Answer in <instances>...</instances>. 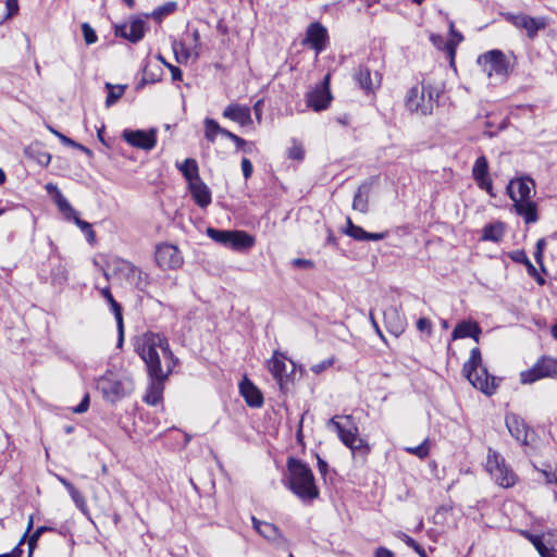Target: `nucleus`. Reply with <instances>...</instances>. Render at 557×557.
<instances>
[{
	"mask_svg": "<svg viewBox=\"0 0 557 557\" xmlns=\"http://www.w3.org/2000/svg\"><path fill=\"white\" fill-rule=\"evenodd\" d=\"M333 363H334V358H330V359L323 360V361H321L319 363H315V364L311 366L310 370L314 374H320L323 371H325L326 369H329L330 367H332Z\"/></svg>",
	"mask_w": 557,
	"mask_h": 557,
	"instance_id": "obj_53",
	"label": "nucleus"
},
{
	"mask_svg": "<svg viewBox=\"0 0 557 557\" xmlns=\"http://www.w3.org/2000/svg\"><path fill=\"white\" fill-rule=\"evenodd\" d=\"M82 32L86 45H92L98 40L95 29L88 23L82 24Z\"/></svg>",
	"mask_w": 557,
	"mask_h": 557,
	"instance_id": "obj_47",
	"label": "nucleus"
},
{
	"mask_svg": "<svg viewBox=\"0 0 557 557\" xmlns=\"http://www.w3.org/2000/svg\"><path fill=\"white\" fill-rule=\"evenodd\" d=\"M512 202L515 212L523 219L525 224H532L539 220L536 202L531 199L517 201L516 198H513Z\"/></svg>",
	"mask_w": 557,
	"mask_h": 557,
	"instance_id": "obj_25",
	"label": "nucleus"
},
{
	"mask_svg": "<svg viewBox=\"0 0 557 557\" xmlns=\"http://www.w3.org/2000/svg\"><path fill=\"white\" fill-rule=\"evenodd\" d=\"M478 63L488 76L504 79L508 75L509 61L500 50H491L479 57Z\"/></svg>",
	"mask_w": 557,
	"mask_h": 557,
	"instance_id": "obj_9",
	"label": "nucleus"
},
{
	"mask_svg": "<svg viewBox=\"0 0 557 557\" xmlns=\"http://www.w3.org/2000/svg\"><path fill=\"white\" fill-rule=\"evenodd\" d=\"M227 131L226 128H223L219 125L216 121L213 119H206L205 120V137L208 141L214 143L216 135L221 134L222 132Z\"/></svg>",
	"mask_w": 557,
	"mask_h": 557,
	"instance_id": "obj_38",
	"label": "nucleus"
},
{
	"mask_svg": "<svg viewBox=\"0 0 557 557\" xmlns=\"http://www.w3.org/2000/svg\"><path fill=\"white\" fill-rule=\"evenodd\" d=\"M546 26H547V22L544 17L529 16L523 29H525V32L530 38H534L536 36L537 32L541 29H544Z\"/></svg>",
	"mask_w": 557,
	"mask_h": 557,
	"instance_id": "obj_37",
	"label": "nucleus"
},
{
	"mask_svg": "<svg viewBox=\"0 0 557 557\" xmlns=\"http://www.w3.org/2000/svg\"><path fill=\"white\" fill-rule=\"evenodd\" d=\"M114 271L138 290H145L148 285V275L132 262L117 259L114 262Z\"/></svg>",
	"mask_w": 557,
	"mask_h": 557,
	"instance_id": "obj_11",
	"label": "nucleus"
},
{
	"mask_svg": "<svg viewBox=\"0 0 557 557\" xmlns=\"http://www.w3.org/2000/svg\"><path fill=\"white\" fill-rule=\"evenodd\" d=\"M134 349L145 362L151 380L144 400L156 406L162 398L163 384L178 359L173 355L168 338L160 333H144L135 339Z\"/></svg>",
	"mask_w": 557,
	"mask_h": 557,
	"instance_id": "obj_1",
	"label": "nucleus"
},
{
	"mask_svg": "<svg viewBox=\"0 0 557 557\" xmlns=\"http://www.w3.org/2000/svg\"><path fill=\"white\" fill-rule=\"evenodd\" d=\"M176 8V2L170 1L154 9L150 14H147L146 17L150 16L156 21H161L165 15L173 13Z\"/></svg>",
	"mask_w": 557,
	"mask_h": 557,
	"instance_id": "obj_41",
	"label": "nucleus"
},
{
	"mask_svg": "<svg viewBox=\"0 0 557 557\" xmlns=\"http://www.w3.org/2000/svg\"><path fill=\"white\" fill-rule=\"evenodd\" d=\"M72 500L74 502L75 506L83 512H88V506L86 503V499L84 495L74 486L73 490L69 492Z\"/></svg>",
	"mask_w": 557,
	"mask_h": 557,
	"instance_id": "obj_44",
	"label": "nucleus"
},
{
	"mask_svg": "<svg viewBox=\"0 0 557 557\" xmlns=\"http://www.w3.org/2000/svg\"><path fill=\"white\" fill-rule=\"evenodd\" d=\"M178 170L181 171V173L185 177V180L188 182V185H190L193 182H196V180L201 178L199 176L198 164H197L196 160H194V159H186L178 166Z\"/></svg>",
	"mask_w": 557,
	"mask_h": 557,
	"instance_id": "obj_34",
	"label": "nucleus"
},
{
	"mask_svg": "<svg viewBox=\"0 0 557 557\" xmlns=\"http://www.w3.org/2000/svg\"><path fill=\"white\" fill-rule=\"evenodd\" d=\"M400 537L409 547L414 549V552L418 553L420 557H428L424 548L421 547L412 537L405 533H403Z\"/></svg>",
	"mask_w": 557,
	"mask_h": 557,
	"instance_id": "obj_49",
	"label": "nucleus"
},
{
	"mask_svg": "<svg viewBox=\"0 0 557 557\" xmlns=\"http://www.w3.org/2000/svg\"><path fill=\"white\" fill-rule=\"evenodd\" d=\"M535 548L541 557H557L554 553L557 550V532H547L545 541Z\"/></svg>",
	"mask_w": 557,
	"mask_h": 557,
	"instance_id": "obj_31",
	"label": "nucleus"
},
{
	"mask_svg": "<svg viewBox=\"0 0 557 557\" xmlns=\"http://www.w3.org/2000/svg\"><path fill=\"white\" fill-rule=\"evenodd\" d=\"M206 233L213 242L235 251L247 250L255 245V238L244 231L208 227Z\"/></svg>",
	"mask_w": 557,
	"mask_h": 557,
	"instance_id": "obj_5",
	"label": "nucleus"
},
{
	"mask_svg": "<svg viewBox=\"0 0 557 557\" xmlns=\"http://www.w3.org/2000/svg\"><path fill=\"white\" fill-rule=\"evenodd\" d=\"M72 220L81 228V231L85 234L88 243L92 244L96 239V234H95V231L92 230L91 224L82 220L78 216V213Z\"/></svg>",
	"mask_w": 557,
	"mask_h": 557,
	"instance_id": "obj_43",
	"label": "nucleus"
},
{
	"mask_svg": "<svg viewBox=\"0 0 557 557\" xmlns=\"http://www.w3.org/2000/svg\"><path fill=\"white\" fill-rule=\"evenodd\" d=\"M327 425L337 433L342 443L350 448L354 455L369 453L367 442L358 436V426L352 416H335L329 420Z\"/></svg>",
	"mask_w": 557,
	"mask_h": 557,
	"instance_id": "obj_4",
	"label": "nucleus"
},
{
	"mask_svg": "<svg viewBox=\"0 0 557 557\" xmlns=\"http://www.w3.org/2000/svg\"><path fill=\"white\" fill-rule=\"evenodd\" d=\"M222 135L226 138L231 139L237 147V149L244 150L245 152L249 151V149L246 148L248 143L243 139L242 137L237 136L236 134L232 133L231 131H224L222 132Z\"/></svg>",
	"mask_w": 557,
	"mask_h": 557,
	"instance_id": "obj_48",
	"label": "nucleus"
},
{
	"mask_svg": "<svg viewBox=\"0 0 557 557\" xmlns=\"http://www.w3.org/2000/svg\"><path fill=\"white\" fill-rule=\"evenodd\" d=\"M123 139L135 148L143 150H151L157 144V131H141V129H124L122 133Z\"/></svg>",
	"mask_w": 557,
	"mask_h": 557,
	"instance_id": "obj_14",
	"label": "nucleus"
},
{
	"mask_svg": "<svg viewBox=\"0 0 557 557\" xmlns=\"http://www.w3.org/2000/svg\"><path fill=\"white\" fill-rule=\"evenodd\" d=\"M106 88L108 89V95L106 99V106H113L124 94L125 86L123 85H112L110 83L106 84Z\"/></svg>",
	"mask_w": 557,
	"mask_h": 557,
	"instance_id": "obj_39",
	"label": "nucleus"
},
{
	"mask_svg": "<svg viewBox=\"0 0 557 557\" xmlns=\"http://www.w3.org/2000/svg\"><path fill=\"white\" fill-rule=\"evenodd\" d=\"M166 67L170 70L173 81H182L183 72L180 67L173 64H166Z\"/></svg>",
	"mask_w": 557,
	"mask_h": 557,
	"instance_id": "obj_61",
	"label": "nucleus"
},
{
	"mask_svg": "<svg viewBox=\"0 0 557 557\" xmlns=\"http://www.w3.org/2000/svg\"><path fill=\"white\" fill-rule=\"evenodd\" d=\"M285 360L286 357L283 354L274 351L272 358L268 361V369L282 392L289 382V374L287 373Z\"/></svg>",
	"mask_w": 557,
	"mask_h": 557,
	"instance_id": "obj_19",
	"label": "nucleus"
},
{
	"mask_svg": "<svg viewBox=\"0 0 557 557\" xmlns=\"http://www.w3.org/2000/svg\"><path fill=\"white\" fill-rule=\"evenodd\" d=\"M356 83L367 92L373 91L381 85V74L374 72L372 74L371 69L367 65H359L354 73Z\"/></svg>",
	"mask_w": 557,
	"mask_h": 557,
	"instance_id": "obj_20",
	"label": "nucleus"
},
{
	"mask_svg": "<svg viewBox=\"0 0 557 557\" xmlns=\"http://www.w3.org/2000/svg\"><path fill=\"white\" fill-rule=\"evenodd\" d=\"M507 193L512 201L513 198L517 201L529 200L535 195V182L530 176L512 178L507 186Z\"/></svg>",
	"mask_w": 557,
	"mask_h": 557,
	"instance_id": "obj_16",
	"label": "nucleus"
},
{
	"mask_svg": "<svg viewBox=\"0 0 557 557\" xmlns=\"http://www.w3.org/2000/svg\"><path fill=\"white\" fill-rule=\"evenodd\" d=\"M53 201L65 219L72 220L77 214L76 210L71 206L62 193H57V195L53 196Z\"/></svg>",
	"mask_w": 557,
	"mask_h": 557,
	"instance_id": "obj_35",
	"label": "nucleus"
},
{
	"mask_svg": "<svg viewBox=\"0 0 557 557\" xmlns=\"http://www.w3.org/2000/svg\"><path fill=\"white\" fill-rule=\"evenodd\" d=\"M284 484L302 502H311L319 496L312 470L299 459L288 458Z\"/></svg>",
	"mask_w": 557,
	"mask_h": 557,
	"instance_id": "obj_2",
	"label": "nucleus"
},
{
	"mask_svg": "<svg viewBox=\"0 0 557 557\" xmlns=\"http://www.w3.org/2000/svg\"><path fill=\"white\" fill-rule=\"evenodd\" d=\"M117 327V347H122L124 342V322L123 320H120V322H116Z\"/></svg>",
	"mask_w": 557,
	"mask_h": 557,
	"instance_id": "obj_62",
	"label": "nucleus"
},
{
	"mask_svg": "<svg viewBox=\"0 0 557 557\" xmlns=\"http://www.w3.org/2000/svg\"><path fill=\"white\" fill-rule=\"evenodd\" d=\"M510 435L520 444H528L529 428L524 420L516 413H508L505 419Z\"/></svg>",
	"mask_w": 557,
	"mask_h": 557,
	"instance_id": "obj_21",
	"label": "nucleus"
},
{
	"mask_svg": "<svg viewBox=\"0 0 557 557\" xmlns=\"http://www.w3.org/2000/svg\"><path fill=\"white\" fill-rule=\"evenodd\" d=\"M505 224L500 221L488 223L482 230L481 239L484 242L498 243L505 235Z\"/></svg>",
	"mask_w": 557,
	"mask_h": 557,
	"instance_id": "obj_30",
	"label": "nucleus"
},
{
	"mask_svg": "<svg viewBox=\"0 0 557 557\" xmlns=\"http://www.w3.org/2000/svg\"><path fill=\"white\" fill-rule=\"evenodd\" d=\"M524 265H525L527 271L530 276L537 278V282L541 284L544 283V280L537 275L536 268L533 265V263L530 260H528V262L524 263Z\"/></svg>",
	"mask_w": 557,
	"mask_h": 557,
	"instance_id": "obj_60",
	"label": "nucleus"
},
{
	"mask_svg": "<svg viewBox=\"0 0 557 557\" xmlns=\"http://www.w3.org/2000/svg\"><path fill=\"white\" fill-rule=\"evenodd\" d=\"M252 524L255 530L268 541L275 544L286 542L285 537L275 524L258 520L256 517H252Z\"/></svg>",
	"mask_w": 557,
	"mask_h": 557,
	"instance_id": "obj_24",
	"label": "nucleus"
},
{
	"mask_svg": "<svg viewBox=\"0 0 557 557\" xmlns=\"http://www.w3.org/2000/svg\"><path fill=\"white\" fill-rule=\"evenodd\" d=\"M462 372L473 387L486 395H493L498 386L497 379L491 376L482 364L481 350L474 347L470 351L469 359L462 367Z\"/></svg>",
	"mask_w": 557,
	"mask_h": 557,
	"instance_id": "obj_3",
	"label": "nucleus"
},
{
	"mask_svg": "<svg viewBox=\"0 0 557 557\" xmlns=\"http://www.w3.org/2000/svg\"><path fill=\"white\" fill-rule=\"evenodd\" d=\"M293 265L296 268H305V269H312L314 267V262L309 259H294L292 261Z\"/></svg>",
	"mask_w": 557,
	"mask_h": 557,
	"instance_id": "obj_59",
	"label": "nucleus"
},
{
	"mask_svg": "<svg viewBox=\"0 0 557 557\" xmlns=\"http://www.w3.org/2000/svg\"><path fill=\"white\" fill-rule=\"evenodd\" d=\"M330 74H326L323 81L306 95V102L313 111L320 112L329 108L332 94L330 91Z\"/></svg>",
	"mask_w": 557,
	"mask_h": 557,
	"instance_id": "obj_12",
	"label": "nucleus"
},
{
	"mask_svg": "<svg viewBox=\"0 0 557 557\" xmlns=\"http://www.w3.org/2000/svg\"><path fill=\"white\" fill-rule=\"evenodd\" d=\"M478 186L485 190L490 196H495L494 191H493V184H492V181L490 178V175L488 176H485L484 178H479L475 181Z\"/></svg>",
	"mask_w": 557,
	"mask_h": 557,
	"instance_id": "obj_54",
	"label": "nucleus"
},
{
	"mask_svg": "<svg viewBox=\"0 0 557 557\" xmlns=\"http://www.w3.org/2000/svg\"><path fill=\"white\" fill-rule=\"evenodd\" d=\"M529 15L525 14H508L507 20L518 28H522L525 26V22L528 21Z\"/></svg>",
	"mask_w": 557,
	"mask_h": 557,
	"instance_id": "obj_51",
	"label": "nucleus"
},
{
	"mask_svg": "<svg viewBox=\"0 0 557 557\" xmlns=\"http://www.w3.org/2000/svg\"><path fill=\"white\" fill-rule=\"evenodd\" d=\"M485 467L499 486L509 488L516 484L517 474L506 463L505 458L492 448H488Z\"/></svg>",
	"mask_w": 557,
	"mask_h": 557,
	"instance_id": "obj_6",
	"label": "nucleus"
},
{
	"mask_svg": "<svg viewBox=\"0 0 557 557\" xmlns=\"http://www.w3.org/2000/svg\"><path fill=\"white\" fill-rule=\"evenodd\" d=\"M193 42L187 45L184 41L174 40L172 42V50L175 55L177 63L186 64L190 58L195 60L200 55V34L198 29H195L191 34Z\"/></svg>",
	"mask_w": 557,
	"mask_h": 557,
	"instance_id": "obj_13",
	"label": "nucleus"
},
{
	"mask_svg": "<svg viewBox=\"0 0 557 557\" xmlns=\"http://www.w3.org/2000/svg\"><path fill=\"white\" fill-rule=\"evenodd\" d=\"M52 528H49V527H38L35 532L29 536L28 539V553L29 555H32L34 548L36 547L37 545V542L39 540V537L46 532V531H51Z\"/></svg>",
	"mask_w": 557,
	"mask_h": 557,
	"instance_id": "obj_46",
	"label": "nucleus"
},
{
	"mask_svg": "<svg viewBox=\"0 0 557 557\" xmlns=\"http://www.w3.org/2000/svg\"><path fill=\"white\" fill-rule=\"evenodd\" d=\"M384 322L387 330L395 336L400 335L405 330L404 319L395 307H389L384 311Z\"/></svg>",
	"mask_w": 557,
	"mask_h": 557,
	"instance_id": "obj_29",
	"label": "nucleus"
},
{
	"mask_svg": "<svg viewBox=\"0 0 557 557\" xmlns=\"http://www.w3.org/2000/svg\"><path fill=\"white\" fill-rule=\"evenodd\" d=\"M544 377L557 379V358L543 356L532 368L520 373L522 384H531Z\"/></svg>",
	"mask_w": 557,
	"mask_h": 557,
	"instance_id": "obj_10",
	"label": "nucleus"
},
{
	"mask_svg": "<svg viewBox=\"0 0 557 557\" xmlns=\"http://www.w3.org/2000/svg\"><path fill=\"white\" fill-rule=\"evenodd\" d=\"M146 16L133 17L128 23L115 27V35L129 40L133 44L140 41L147 30Z\"/></svg>",
	"mask_w": 557,
	"mask_h": 557,
	"instance_id": "obj_15",
	"label": "nucleus"
},
{
	"mask_svg": "<svg viewBox=\"0 0 557 557\" xmlns=\"http://www.w3.org/2000/svg\"><path fill=\"white\" fill-rule=\"evenodd\" d=\"M329 39L326 28L319 22L311 23L306 32L304 44H308L315 50V53H321L326 48Z\"/></svg>",
	"mask_w": 557,
	"mask_h": 557,
	"instance_id": "obj_18",
	"label": "nucleus"
},
{
	"mask_svg": "<svg viewBox=\"0 0 557 557\" xmlns=\"http://www.w3.org/2000/svg\"><path fill=\"white\" fill-rule=\"evenodd\" d=\"M345 234L358 242H377L384 239L387 235V233L367 232L361 226L355 225L350 218H347V227L345 230Z\"/></svg>",
	"mask_w": 557,
	"mask_h": 557,
	"instance_id": "obj_26",
	"label": "nucleus"
},
{
	"mask_svg": "<svg viewBox=\"0 0 557 557\" xmlns=\"http://www.w3.org/2000/svg\"><path fill=\"white\" fill-rule=\"evenodd\" d=\"M434 104L435 99L430 86H414L409 89L406 96V107L412 112H420L423 115L431 114Z\"/></svg>",
	"mask_w": 557,
	"mask_h": 557,
	"instance_id": "obj_8",
	"label": "nucleus"
},
{
	"mask_svg": "<svg viewBox=\"0 0 557 557\" xmlns=\"http://www.w3.org/2000/svg\"><path fill=\"white\" fill-rule=\"evenodd\" d=\"M508 257L516 263H521V264H524L528 262L529 258L525 253L524 250L522 249H518V250H513V251H510L508 253Z\"/></svg>",
	"mask_w": 557,
	"mask_h": 557,
	"instance_id": "obj_52",
	"label": "nucleus"
},
{
	"mask_svg": "<svg viewBox=\"0 0 557 557\" xmlns=\"http://www.w3.org/2000/svg\"><path fill=\"white\" fill-rule=\"evenodd\" d=\"M305 157L304 148L300 144L294 141L293 146L288 149V158L295 160H302Z\"/></svg>",
	"mask_w": 557,
	"mask_h": 557,
	"instance_id": "obj_50",
	"label": "nucleus"
},
{
	"mask_svg": "<svg viewBox=\"0 0 557 557\" xmlns=\"http://www.w3.org/2000/svg\"><path fill=\"white\" fill-rule=\"evenodd\" d=\"M482 330L476 322L462 321L456 325L451 333L453 339L471 337L479 343L480 334Z\"/></svg>",
	"mask_w": 557,
	"mask_h": 557,
	"instance_id": "obj_28",
	"label": "nucleus"
},
{
	"mask_svg": "<svg viewBox=\"0 0 557 557\" xmlns=\"http://www.w3.org/2000/svg\"><path fill=\"white\" fill-rule=\"evenodd\" d=\"M89 403H90L89 395L85 394L82 401L76 407L73 408V412H75V413L86 412L89 408Z\"/></svg>",
	"mask_w": 557,
	"mask_h": 557,
	"instance_id": "obj_57",
	"label": "nucleus"
},
{
	"mask_svg": "<svg viewBox=\"0 0 557 557\" xmlns=\"http://www.w3.org/2000/svg\"><path fill=\"white\" fill-rule=\"evenodd\" d=\"M369 186L361 185L355 194L352 209L366 213L369 208Z\"/></svg>",
	"mask_w": 557,
	"mask_h": 557,
	"instance_id": "obj_33",
	"label": "nucleus"
},
{
	"mask_svg": "<svg viewBox=\"0 0 557 557\" xmlns=\"http://www.w3.org/2000/svg\"><path fill=\"white\" fill-rule=\"evenodd\" d=\"M405 450L411 455L419 457L420 459H423L430 453L429 441L424 440L420 445L414 447H406Z\"/></svg>",
	"mask_w": 557,
	"mask_h": 557,
	"instance_id": "obj_45",
	"label": "nucleus"
},
{
	"mask_svg": "<svg viewBox=\"0 0 557 557\" xmlns=\"http://www.w3.org/2000/svg\"><path fill=\"white\" fill-rule=\"evenodd\" d=\"M100 294L108 301L110 309L114 314L115 321L120 322V320H123L122 306L114 299L110 288L109 287L101 288Z\"/></svg>",
	"mask_w": 557,
	"mask_h": 557,
	"instance_id": "obj_36",
	"label": "nucleus"
},
{
	"mask_svg": "<svg viewBox=\"0 0 557 557\" xmlns=\"http://www.w3.org/2000/svg\"><path fill=\"white\" fill-rule=\"evenodd\" d=\"M239 393L249 407L260 408L263 405L262 393L247 376L239 383Z\"/></svg>",
	"mask_w": 557,
	"mask_h": 557,
	"instance_id": "obj_22",
	"label": "nucleus"
},
{
	"mask_svg": "<svg viewBox=\"0 0 557 557\" xmlns=\"http://www.w3.org/2000/svg\"><path fill=\"white\" fill-rule=\"evenodd\" d=\"M156 261L162 269H176L183 263L182 256L177 247L163 244L157 247Z\"/></svg>",
	"mask_w": 557,
	"mask_h": 557,
	"instance_id": "obj_17",
	"label": "nucleus"
},
{
	"mask_svg": "<svg viewBox=\"0 0 557 557\" xmlns=\"http://www.w3.org/2000/svg\"><path fill=\"white\" fill-rule=\"evenodd\" d=\"M98 388L106 400L114 404L133 393L134 381L128 376L103 375L98 380Z\"/></svg>",
	"mask_w": 557,
	"mask_h": 557,
	"instance_id": "obj_7",
	"label": "nucleus"
},
{
	"mask_svg": "<svg viewBox=\"0 0 557 557\" xmlns=\"http://www.w3.org/2000/svg\"><path fill=\"white\" fill-rule=\"evenodd\" d=\"M5 8H7V18H11L18 12V2L17 0H5Z\"/></svg>",
	"mask_w": 557,
	"mask_h": 557,
	"instance_id": "obj_55",
	"label": "nucleus"
},
{
	"mask_svg": "<svg viewBox=\"0 0 557 557\" xmlns=\"http://www.w3.org/2000/svg\"><path fill=\"white\" fill-rule=\"evenodd\" d=\"M242 171L245 180H248L251 177L253 168L249 159L243 158L242 160Z\"/></svg>",
	"mask_w": 557,
	"mask_h": 557,
	"instance_id": "obj_56",
	"label": "nucleus"
},
{
	"mask_svg": "<svg viewBox=\"0 0 557 557\" xmlns=\"http://www.w3.org/2000/svg\"><path fill=\"white\" fill-rule=\"evenodd\" d=\"M188 188L193 199L200 208H207L211 203V191L201 178L193 182L188 185Z\"/></svg>",
	"mask_w": 557,
	"mask_h": 557,
	"instance_id": "obj_27",
	"label": "nucleus"
},
{
	"mask_svg": "<svg viewBox=\"0 0 557 557\" xmlns=\"http://www.w3.org/2000/svg\"><path fill=\"white\" fill-rule=\"evenodd\" d=\"M49 129L51 131V133H53L62 144H64L65 146H70V147H74L76 146V141H74L73 139L69 138L67 136L63 135L62 133L53 129L52 127H49Z\"/></svg>",
	"mask_w": 557,
	"mask_h": 557,
	"instance_id": "obj_58",
	"label": "nucleus"
},
{
	"mask_svg": "<svg viewBox=\"0 0 557 557\" xmlns=\"http://www.w3.org/2000/svg\"><path fill=\"white\" fill-rule=\"evenodd\" d=\"M67 269L62 262L53 267L51 271V282L53 285L62 286L67 282Z\"/></svg>",
	"mask_w": 557,
	"mask_h": 557,
	"instance_id": "obj_40",
	"label": "nucleus"
},
{
	"mask_svg": "<svg viewBox=\"0 0 557 557\" xmlns=\"http://www.w3.org/2000/svg\"><path fill=\"white\" fill-rule=\"evenodd\" d=\"M417 329L421 332L431 330V322L426 318H420L417 321Z\"/></svg>",
	"mask_w": 557,
	"mask_h": 557,
	"instance_id": "obj_63",
	"label": "nucleus"
},
{
	"mask_svg": "<svg viewBox=\"0 0 557 557\" xmlns=\"http://www.w3.org/2000/svg\"><path fill=\"white\" fill-rule=\"evenodd\" d=\"M374 557H394V553L386 547H379L374 553Z\"/></svg>",
	"mask_w": 557,
	"mask_h": 557,
	"instance_id": "obj_64",
	"label": "nucleus"
},
{
	"mask_svg": "<svg viewBox=\"0 0 557 557\" xmlns=\"http://www.w3.org/2000/svg\"><path fill=\"white\" fill-rule=\"evenodd\" d=\"M472 175L474 181L488 176V162L484 156L479 157L473 165Z\"/></svg>",
	"mask_w": 557,
	"mask_h": 557,
	"instance_id": "obj_42",
	"label": "nucleus"
},
{
	"mask_svg": "<svg viewBox=\"0 0 557 557\" xmlns=\"http://www.w3.org/2000/svg\"><path fill=\"white\" fill-rule=\"evenodd\" d=\"M24 152L27 158L35 160L41 166H48L51 161V154L42 150L37 144L29 145Z\"/></svg>",
	"mask_w": 557,
	"mask_h": 557,
	"instance_id": "obj_32",
	"label": "nucleus"
},
{
	"mask_svg": "<svg viewBox=\"0 0 557 557\" xmlns=\"http://www.w3.org/2000/svg\"><path fill=\"white\" fill-rule=\"evenodd\" d=\"M223 116L240 126H248L252 123L250 108L238 103L227 106L223 111Z\"/></svg>",
	"mask_w": 557,
	"mask_h": 557,
	"instance_id": "obj_23",
	"label": "nucleus"
}]
</instances>
